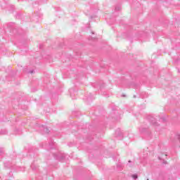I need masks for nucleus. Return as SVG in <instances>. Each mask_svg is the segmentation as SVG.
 I'll return each mask as SVG.
<instances>
[{
	"label": "nucleus",
	"mask_w": 180,
	"mask_h": 180,
	"mask_svg": "<svg viewBox=\"0 0 180 180\" xmlns=\"http://www.w3.org/2000/svg\"><path fill=\"white\" fill-rule=\"evenodd\" d=\"M150 122L153 124V126H158V124L155 122V118L151 117L150 118Z\"/></svg>",
	"instance_id": "f257e3e1"
},
{
	"label": "nucleus",
	"mask_w": 180,
	"mask_h": 180,
	"mask_svg": "<svg viewBox=\"0 0 180 180\" xmlns=\"http://www.w3.org/2000/svg\"><path fill=\"white\" fill-rule=\"evenodd\" d=\"M132 178H133L134 179H137V178H139V176H137V174H133V175H132Z\"/></svg>",
	"instance_id": "f03ea898"
},
{
	"label": "nucleus",
	"mask_w": 180,
	"mask_h": 180,
	"mask_svg": "<svg viewBox=\"0 0 180 180\" xmlns=\"http://www.w3.org/2000/svg\"><path fill=\"white\" fill-rule=\"evenodd\" d=\"M176 139H177V140H179V141H180V134H177L176 135Z\"/></svg>",
	"instance_id": "7ed1b4c3"
},
{
	"label": "nucleus",
	"mask_w": 180,
	"mask_h": 180,
	"mask_svg": "<svg viewBox=\"0 0 180 180\" xmlns=\"http://www.w3.org/2000/svg\"><path fill=\"white\" fill-rule=\"evenodd\" d=\"M57 160L61 161L62 160H64V156L62 155L60 158H57Z\"/></svg>",
	"instance_id": "20e7f679"
},
{
	"label": "nucleus",
	"mask_w": 180,
	"mask_h": 180,
	"mask_svg": "<svg viewBox=\"0 0 180 180\" xmlns=\"http://www.w3.org/2000/svg\"><path fill=\"white\" fill-rule=\"evenodd\" d=\"M130 162H131V161H129V164L127 165L128 167H133V165H131Z\"/></svg>",
	"instance_id": "39448f33"
},
{
	"label": "nucleus",
	"mask_w": 180,
	"mask_h": 180,
	"mask_svg": "<svg viewBox=\"0 0 180 180\" xmlns=\"http://www.w3.org/2000/svg\"><path fill=\"white\" fill-rule=\"evenodd\" d=\"M44 131H45L46 132L49 133V129L44 128Z\"/></svg>",
	"instance_id": "423d86ee"
},
{
	"label": "nucleus",
	"mask_w": 180,
	"mask_h": 180,
	"mask_svg": "<svg viewBox=\"0 0 180 180\" xmlns=\"http://www.w3.org/2000/svg\"><path fill=\"white\" fill-rule=\"evenodd\" d=\"M29 72H30V74H33V72H34V70H31Z\"/></svg>",
	"instance_id": "0eeeda50"
},
{
	"label": "nucleus",
	"mask_w": 180,
	"mask_h": 180,
	"mask_svg": "<svg viewBox=\"0 0 180 180\" xmlns=\"http://www.w3.org/2000/svg\"><path fill=\"white\" fill-rule=\"evenodd\" d=\"M1 134H6V131H4V133H2V131H1Z\"/></svg>",
	"instance_id": "6e6552de"
},
{
	"label": "nucleus",
	"mask_w": 180,
	"mask_h": 180,
	"mask_svg": "<svg viewBox=\"0 0 180 180\" xmlns=\"http://www.w3.org/2000/svg\"><path fill=\"white\" fill-rule=\"evenodd\" d=\"M50 148H54V147H53V146H51V143H50Z\"/></svg>",
	"instance_id": "1a4fd4ad"
},
{
	"label": "nucleus",
	"mask_w": 180,
	"mask_h": 180,
	"mask_svg": "<svg viewBox=\"0 0 180 180\" xmlns=\"http://www.w3.org/2000/svg\"><path fill=\"white\" fill-rule=\"evenodd\" d=\"M87 101H91V97H88Z\"/></svg>",
	"instance_id": "9d476101"
},
{
	"label": "nucleus",
	"mask_w": 180,
	"mask_h": 180,
	"mask_svg": "<svg viewBox=\"0 0 180 180\" xmlns=\"http://www.w3.org/2000/svg\"><path fill=\"white\" fill-rule=\"evenodd\" d=\"M134 98H136V96H134Z\"/></svg>",
	"instance_id": "9b49d317"
},
{
	"label": "nucleus",
	"mask_w": 180,
	"mask_h": 180,
	"mask_svg": "<svg viewBox=\"0 0 180 180\" xmlns=\"http://www.w3.org/2000/svg\"><path fill=\"white\" fill-rule=\"evenodd\" d=\"M52 144H54V143L52 142Z\"/></svg>",
	"instance_id": "f8f14e48"
}]
</instances>
